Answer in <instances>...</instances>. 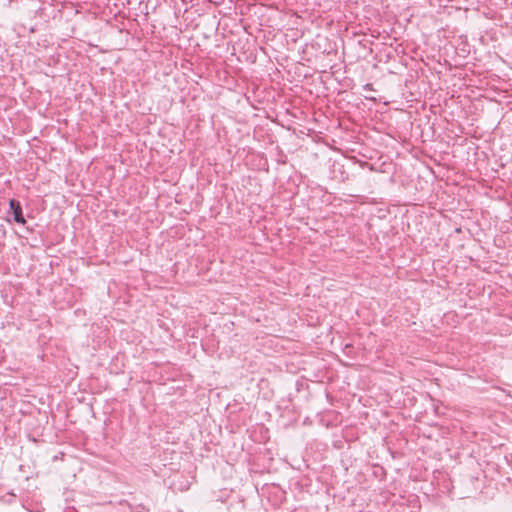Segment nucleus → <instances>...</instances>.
Returning a JSON list of instances; mask_svg holds the SVG:
<instances>
[{
	"label": "nucleus",
	"mask_w": 512,
	"mask_h": 512,
	"mask_svg": "<svg viewBox=\"0 0 512 512\" xmlns=\"http://www.w3.org/2000/svg\"><path fill=\"white\" fill-rule=\"evenodd\" d=\"M9 207L13 215V220L18 224L24 225L26 223V220L23 216L20 202L15 199H11L9 201Z\"/></svg>",
	"instance_id": "nucleus-1"
}]
</instances>
